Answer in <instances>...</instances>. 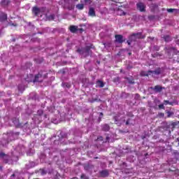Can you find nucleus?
<instances>
[{"mask_svg": "<svg viewBox=\"0 0 179 179\" xmlns=\"http://www.w3.org/2000/svg\"><path fill=\"white\" fill-rule=\"evenodd\" d=\"M153 90H155V92H156L157 93H160V92H162V90H163V87H162V86L160 85H156L154 88H152Z\"/></svg>", "mask_w": 179, "mask_h": 179, "instance_id": "nucleus-7", "label": "nucleus"}, {"mask_svg": "<svg viewBox=\"0 0 179 179\" xmlns=\"http://www.w3.org/2000/svg\"><path fill=\"white\" fill-rule=\"evenodd\" d=\"M34 82H43V75L38 73L35 76Z\"/></svg>", "mask_w": 179, "mask_h": 179, "instance_id": "nucleus-4", "label": "nucleus"}, {"mask_svg": "<svg viewBox=\"0 0 179 179\" xmlns=\"http://www.w3.org/2000/svg\"><path fill=\"white\" fill-rule=\"evenodd\" d=\"M85 3H90L92 2V0H84Z\"/></svg>", "mask_w": 179, "mask_h": 179, "instance_id": "nucleus-25", "label": "nucleus"}, {"mask_svg": "<svg viewBox=\"0 0 179 179\" xmlns=\"http://www.w3.org/2000/svg\"><path fill=\"white\" fill-rule=\"evenodd\" d=\"M128 124H129V122L127 121V122H126V125H128Z\"/></svg>", "mask_w": 179, "mask_h": 179, "instance_id": "nucleus-32", "label": "nucleus"}, {"mask_svg": "<svg viewBox=\"0 0 179 179\" xmlns=\"http://www.w3.org/2000/svg\"><path fill=\"white\" fill-rule=\"evenodd\" d=\"M159 108H162V110H164V104L159 105Z\"/></svg>", "mask_w": 179, "mask_h": 179, "instance_id": "nucleus-22", "label": "nucleus"}, {"mask_svg": "<svg viewBox=\"0 0 179 179\" xmlns=\"http://www.w3.org/2000/svg\"><path fill=\"white\" fill-rule=\"evenodd\" d=\"M117 15H120V16H122V15H125V12H124V10H121V8H118Z\"/></svg>", "mask_w": 179, "mask_h": 179, "instance_id": "nucleus-15", "label": "nucleus"}, {"mask_svg": "<svg viewBox=\"0 0 179 179\" xmlns=\"http://www.w3.org/2000/svg\"><path fill=\"white\" fill-rule=\"evenodd\" d=\"M81 178H82V179H89V178H87V176H85V174H82V175H81Z\"/></svg>", "mask_w": 179, "mask_h": 179, "instance_id": "nucleus-23", "label": "nucleus"}, {"mask_svg": "<svg viewBox=\"0 0 179 179\" xmlns=\"http://www.w3.org/2000/svg\"><path fill=\"white\" fill-rule=\"evenodd\" d=\"M70 31H71V33H76V31H78V27L73 25L71 26Z\"/></svg>", "mask_w": 179, "mask_h": 179, "instance_id": "nucleus-11", "label": "nucleus"}, {"mask_svg": "<svg viewBox=\"0 0 179 179\" xmlns=\"http://www.w3.org/2000/svg\"><path fill=\"white\" fill-rule=\"evenodd\" d=\"M129 83H134V81H132V80H129Z\"/></svg>", "mask_w": 179, "mask_h": 179, "instance_id": "nucleus-31", "label": "nucleus"}, {"mask_svg": "<svg viewBox=\"0 0 179 179\" xmlns=\"http://www.w3.org/2000/svg\"><path fill=\"white\" fill-rule=\"evenodd\" d=\"M167 12H169V13H178V10L176 9V8H168L167 9Z\"/></svg>", "mask_w": 179, "mask_h": 179, "instance_id": "nucleus-12", "label": "nucleus"}, {"mask_svg": "<svg viewBox=\"0 0 179 179\" xmlns=\"http://www.w3.org/2000/svg\"><path fill=\"white\" fill-rule=\"evenodd\" d=\"M5 157V154L3 152H0V157Z\"/></svg>", "mask_w": 179, "mask_h": 179, "instance_id": "nucleus-26", "label": "nucleus"}, {"mask_svg": "<svg viewBox=\"0 0 179 179\" xmlns=\"http://www.w3.org/2000/svg\"><path fill=\"white\" fill-rule=\"evenodd\" d=\"M51 20H54V15H50Z\"/></svg>", "mask_w": 179, "mask_h": 179, "instance_id": "nucleus-30", "label": "nucleus"}, {"mask_svg": "<svg viewBox=\"0 0 179 179\" xmlns=\"http://www.w3.org/2000/svg\"><path fill=\"white\" fill-rule=\"evenodd\" d=\"M96 87H104V83L101 80H97L96 83Z\"/></svg>", "mask_w": 179, "mask_h": 179, "instance_id": "nucleus-9", "label": "nucleus"}, {"mask_svg": "<svg viewBox=\"0 0 179 179\" xmlns=\"http://www.w3.org/2000/svg\"><path fill=\"white\" fill-rule=\"evenodd\" d=\"M90 48H94L93 45L91 46H87L86 48H83L82 50H78V51L83 57H87L89 54H90Z\"/></svg>", "mask_w": 179, "mask_h": 179, "instance_id": "nucleus-1", "label": "nucleus"}, {"mask_svg": "<svg viewBox=\"0 0 179 179\" xmlns=\"http://www.w3.org/2000/svg\"><path fill=\"white\" fill-rule=\"evenodd\" d=\"M37 114L38 115H43V110H38Z\"/></svg>", "mask_w": 179, "mask_h": 179, "instance_id": "nucleus-21", "label": "nucleus"}, {"mask_svg": "<svg viewBox=\"0 0 179 179\" xmlns=\"http://www.w3.org/2000/svg\"><path fill=\"white\" fill-rule=\"evenodd\" d=\"M33 13H34L35 16H38V15L40 14V8H37V7H34L33 10H32Z\"/></svg>", "mask_w": 179, "mask_h": 179, "instance_id": "nucleus-6", "label": "nucleus"}, {"mask_svg": "<svg viewBox=\"0 0 179 179\" xmlns=\"http://www.w3.org/2000/svg\"><path fill=\"white\" fill-rule=\"evenodd\" d=\"M102 129H103V131H109L110 126H108V124H103L102 126Z\"/></svg>", "mask_w": 179, "mask_h": 179, "instance_id": "nucleus-14", "label": "nucleus"}, {"mask_svg": "<svg viewBox=\"0 0 179 179\" xmlns=\"http://www.w3.org/2000/svg\"><path fill=\"white\" fill-rule=\"evenodd\" d=\"M88 15H89L90 16H92V17L96 16V13L94 12V9L93 8H90Z\"/></svg>", "mask_w": 179, "mask_h": 179, "instance_id": "nucleus-10", "label": "nucleus"}, {"mask_svg": "<svg viewBox=\"0 0 179 179\" xmlns=\"http://www.w3.org/2000/svg\"><path fill=\"white\" fill-rule=\"evenodd\" d=\"M138 98H139V94H136L135 95V99H138Z\"/></svg>", "mask_w": 179, "mask_h": 179, "instance_id": "nucleus-28", "label": "nucleus"}, {"mask_svg": "<svg viewBox=\"0 0 179 179\" xmlns=\"http://www.w3.org/2000/svg\"><path fill=\"white\" fill-rule=\"evenodd\" d=\"M75 1H78V0H75Z\"/></svg>", "mask_w": 179, "mask_h": 179, "instance_id": "nucleus-36", "label": "nucleus"}, {"mask_svg": "<svg viewBox=\"0 0 179 179\" xmlns=\"http://www.w3.org/2000/svg\"><path fill=\"white\" fill-rule=\"evenodd\" d=\"M164 104L165 106H167V104H170V102H169V101H164Z\"/></svg>", "mask_w": 179, "mask_h": 179, "instance_id": "nucleus-24", "label": "nucleus"}, {"mask_svg": "<svg viewBox=\"0 0 179 179\" xmlns=\"http://www.w3.org/2000/svg\"><path fill=\"white\" fill-rule=\"evenodd\" d=\"M9 4V1L8 0H4L2 1V5H8Z\"/></svg>", "mask_w": 179, "mask_h": 179, "instance_id": "nucleus-19", "label": "nucleus"}, {"mask_svg": "<svg viewBox=\"0 0 179 179\" xmlns=\"http://www.w3.org/2000/svg\"><path fill=\"white\" fill-rule=\"evenodd\" d=\"M132 37H138V38H141V34H135L133 35Z\"/></svg>", "mask_w": 179, "mask_h": 179, "instance_id": "nucleus-20", "label": "nucleus"}, {"mask_svg": "<svg viewBox=\"0 0 179 179\" xmlns=\"http://www.w3.org/2000/svg\"><path fill=\"white\" fill-rule=\"evenodd\" d=\"M141 76H149V75H151V73H149V71H141Z\"/></svg>", "mask_w": 179, "mask_h": 179, "instance_id": "nucleus-16", "label": "nucleus"}, {"mask_svg": "<svg viewBox=\"0 0 179 179\" xmlns=\"http://www.w3.org/2000/svg\"><path fill=\"white\" fill-rule=\"evenodd\" d=\"M106 139H107V141H108L109 138H108V137H106Z\"/></svg>", "mask_w": 179, "mask_h": 179, "instance_id": "nucleus-33", "label": "nucleus"}, {"mask_svg": "<svg viewBox=\"0 0 179 179\" xmlns=\"http://www.w3.org/2000/svg\"><path fill=\"white\" fill-rule=\"evenodd\" d=\"M164 40L165 41H171V38H170L169 36H166L164 37Z\"/></svg>", "mask_w": 179, "mask_h": 179, "instance_id": "nucleus-18", "label": "nucleus"}, {"mask_svg": "<svg viewBox=\"0 0 179 179\" xmlns=\"http://www.w3.org/2000/svg\"><path fill=\"white\" fill-rule=\"evenodd\" d=\"M13 122H14L15 125H16V127H17V125H19V122H17V120H15Z\"/></svg>", "mask_w": 179, "mask_h": 179, "instance_id": "nucleus-27", "label": "nucleus"}, {"mask_svg": "<svg viewBox=\"0 0 179 179\" xmlns=\"http://www.w3.org/2000/svg\"><path fill=\"white\" fill-rule=\"evenodd\" d=\"M77 9H79V10H82V9H83V8H85V5H83V3L81 4H78L76 6Z\"/></svg>", "mask_w": 179, "mask_h": 179, "instance_id": "nucleus-17", "label": "nucleus"}, {"mask_svg": "<svg viewBox=\"0 0 179 179\" xmlns=\"http://www.w3.org/2000/svg\"><path fill=\"white\" fill-rule=\"evenodd\" d=\"M101 177H107L108 176V171H102L101 172Z\"/></svg>", "mask_w": 179, "mask_h": 179, "instance_id": "nucleus-13", "label": "nucleus"}, {"mask_svg": "<svg viewBox=\"0 0 179 179\" xmlns=\"http://www.w3.org/2000/svg\"><path fill=\"white\" fill-rule=\"evenodd\" d=\"M101 115H103V113H101Z\"/></svg>", "mask_w": 179, "mask_h": 179, "instance_id": "nucleus-35", "label": "nucleus"}, {"mask_svg": "<svg viewBox=\"0 0 179 179\" xmlns=\"http://www.w3.org/2000/svg\"><path fill=\"white\" fill-rule=\"evenodd\" d=\"M161 72L162 71H160V69H158L155 71H148V73H151L152 76H156V75H160Z\"/></svg>", "mask_w": 179, "mask_h": 179, "instance_id": "nucleus-3", "label": "nucleus"}, {"mask_svg": "<svg viewBox=\"0 0 179 179\" xmlns=\"http://www.w3.org/2000/svg\"><path fill=\"white\" fill-rule=\"evenodd\" d=\"M8 19V16L5 13H1L0 15V22H4V20H6Z\"/></svg>", "mask_w": 179, "mask_h": 179, "instance_id": "nucleus-8", "label": "nucleus"}, {"mask_svg": "<svg viewBox=\"0 0 179 179\" xmlns=\"http://www.w3.org/2000/svg\"><path fill=\"white\" fill-rule=\"evenodd\" d=\"M145 8H146V6L143 3H137V9H138L140 12H145Z\"/></svg>", "mask_w": 179, "mask_h": 179, "instance_id": "nucleus-2", "label": "nucleus"}, {"mask_svg": "<svg viewBox=\"0 0 179 179\" xmlns=\"http://www.w3.org/2000/svg\"><path fill=\"white\" fill-rule=\"evenodd\" d=\"M12 176L14 177V176H15V174H13Z\"/></svg>", "mask_w": 179, "mask_h": 179, "instance_id": "nucleus-34", "label": "nucleus"}, {"mask_svg": "<svg viewBox=\"0 0 179 179\" xmlns=\"http://www.w3.org/2000/svg\"><path fill=\"white\" fill-rule=\"evenodd\" d=\"M167 114H168V117H171V112H168Z\"/></svg>", "mask_w": 179, "mask_h": 179, "instance_id": "nucleus-29", "label": "nucleus"}, {"mask_svg": "<svg viewBox=\"0 0 179 179\" xmlns=\"http://www.w3.org/2000/svg\"><path fill=\"white\" fill-rule=\"evenodd\" d=\"M115 38L117 43H124V38H122V35H116Z\"/></svg>", "mask_w": 179, "mask_h": 179, "instance_id": "nucleus-5", "label": "nucleus"}]
</instances>
